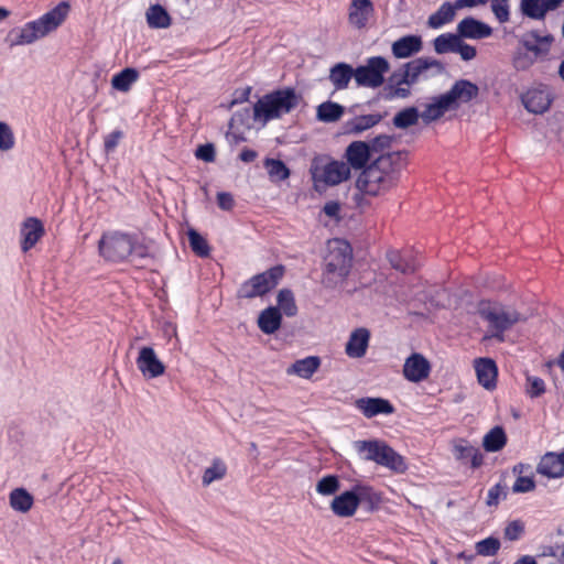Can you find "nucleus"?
<instances>
[{
	"label": "nucleus",
	"mask_w": 564,
	"mask_h": 564,
	"mask_svg": "<svg viewBox=\"0 0 564 564\" xmlns=\"http://www.w3.org/2000/svg\"><path fill=\"white\" fill-rule=\"evenodd\" d=\"M403 152L395 151L379 155L365 167L356 181L362 194L378 196L394 187L399 182Z\"/></svg>",
	"instance_id": "f257e3e1"
},
{
	"label": "nucleus",
	"mask_w": 564,
	"mask_h": 564,
	"mask_svg": "<svg viewBox=\"0 0 564 564\" xmlns=\"http://www.w3.org/2000/svg\"><path fill=\"white\" fill-rule=\"evenodd\" d=\"M98 250L106 261L112 263L123 262L130 257L139 262L153 258L144 239L120 230L104 232L98 242Z\"/></svg>",
	"instance_id": "f03ea898"
},
{
	"label": "nucleus",
	"mask_w": 564,
	"mask_h": 564,
	"mask_svg": "<svg viewBox=\"0 0 564 564\" xmlns=\"http://www.w3.org/2000/svg\"><path fill=\"white\" fill-rule=\"evenodd\" d=\"M68 12L69 4L63 1L40 19L28 22L23 28L12 29L6 41L10 46L31 44L56 30L65 21Z\"/></svg>",
	"instance_id": "7ed1b4c3"
},
{
	"label": "nucleus",
	"mask_w": 564,
	"mask_h": 564,
	"mask_svg": "<svg viewBox=\"0 0 564 564\" xmlns=\"http://www.w3.org/2000/svg\"><path fill=\"white\" fill-rule=\"evenodd\" d=\"M477 313L487 325L484 339L505 341V333L516 324L527 321L520 312L511 306L495 301L482 300L477 305Z\"/></svg>",
	"instance_id": "20e7f679"
},
{
	"label": "nucleus",
	"mask_w": 564,
	"mask_h": 564,
	"mask_svg": "<svg viewBox=\"0 0 564 564\" xmlns=\"http://www.w3.org/2000/svg\"><path fill=\"white\" fill-rule=\"evenodd\" d=\"M352 250L347 241L335 239L328 246L322 283L326 289L341 285L348 276L352 264Z\"/></svg>",
	"instance_id": "39448f33"
},
{
	"label": "nucleus",
	"mask_w": 564,
	"mask_h": 564,
	"mask_svg": "<svg viewBox=\"0 0 564 564\" xmlns=\"http://www.w3.org/2000/svg\"><path fill=\"white\" fill-rule=\"evenodd\" d=\"M301 96L294 88L278 89L262 96L253 106V119L263 123L291 112L300 104Z\"/></svg>",
	"instance_id": "423d86ee"
},
{
	"label": "nucleus",
	"mask_w": 564,
	"mask_h": 564,
	"mask_svg": "<svg viewBox=\"0 0 564 564\" xmlns=\"http://www.w3.org/2000/svg\"><path fill=\"white\" fill-rule=\"evenodd\" d=\"M314 187L321 191L326 186H335L350 177V167L344 161L333 160L326 155L315 156L310 166Z\"/></svg>",
	"instance_id": "0eeeda50"
},
{
	"label": "nucleus",
	"mask_w": 564,
	"mask_h": 564,
	"mask_svg": "<svg viewBox=\"0 0 564 564\" xmlns=\"http://www.w3.org/2000/svg\"><path fill=\"white\" fill-rule=\"evenodd\" d=\"M284 272L285 268L282 264H278L251 276L240 285L237 291V296L239 299L264 296L279 284Z\"/></svg>",
	"instance_id": "6e6552de"
},
{
	"label": "nucleus",
	"mask_w": 564,
	"mask_h": 564,
	"mask_svg": "<svg viewBox=\"0 0 564 564\" xmlns=\"http://www.w3.org/2000/svg\"><path fill=\"white\" fill-rule=\"evenodd\" d=\"M389 69L390 64L384 57H369L365 65L356 68V83L361 87H380L384 83V74Z\"/></svg>",
	"instance_id": "1a4fd4ad"
},
{
	"label": "nucleus",
	"mask_w": 564,
	"mask_h": 564,
	"mask_svg": "<svg viewBox=\"0 0 564 564\" xmlns=\"http://www.w3.org/2000/svg\"><path fill=\"white\" fill-rule=\"evenodd\" d=\"M554 40L551 33L541 35L538 30H531L520 36L518 48L539 58L549 55Z\"/></svg>",
	"instance_id": "9d476101"
},
{
	"label": "nucleus",
	"mask_w": 564,
	"mask_h": 564,
	"mask_svg": "<svg viewBox=\"0 0 564 564\" xmlns=\"http://www.w3.org/2000/svg\"><path fill=\"white\" fill-rule=\"evenodd\" d=\"M135 365L145 379L158 378L164 375L166 369L165 365L159 359L154 349L150 346L140 348Z\"/></svg>",
	"instance_id": "9b49d317"
},
{
	"label": "nucleus",
	"mask_w": 564,
	"mask_h": 564,
	"mask_svg": "<svg viewBox=\"0 0 564 564\" xmlns=\"http://www.w3.org/2000/svg\"><path fill=\"white\" fill-rule=\"evenodd\" d=\"M521 101L529 112L542 115L550 109L553 98L547 90V87L540 85L539 87L531 88L522 94Z\"/></svg>",
	"instance_id": "f8f14e48"
},
{
	"label": "nucleus",
	"mask_w": 564,
	"mask_h": 564,
	"mask_svg": "<svg viewBox=\"0 0 564 564\" xmlns=\"http://www.w3.org/2000/svg\"><path fill=\"white\" fill-rule=\"evenodd\" d=\"M479 94V87L468 79L456 80L451 89L443 94L452 109H457L460 104H467Z\"/></svg>",
	"instance_id": "ddd939ff"
},
{
	"label": "nucleus",
	"mask_w": 564,
	"mask_h": 564,
	"mask_svg": "<svg viewBox=\"0 0 564 564\" xmlns=\"http://www.w3.org/2000/svg\"><path fill=\"white\" fill-rule=\"evenodd\" d=\"M431 372L430 361L419 352L409 356L403 365V376L410 382H421L425 380Z\"/></svg>",
	"instance_id": "4468645a"
},
{
	"label": "nucleus",
	"mask_w": 564,
	"mask_h": 564,
	"mask_svg": "<svg viewBox=\"0 0 564 564\" xmlns=\"http://www.w3.org/2000/svg\"><path fill=\"white\" fill-rule=\"evenodd\" d=\"M462 39L482 40L492 34V29L473 17L464 18L456 28Z\"/></svg>",
	"instance_id": "2eb2a0df"
},
{
	"label": "nucleus",
	"mask_w": 564,
	"mask_h": 564,
	"mask_svg": "<svg viewBox=\"0 0 564 564\" xmlns=\"http://www.w3.org/2000/svg\"><path fill=\"white\" fill-rule=\"evenodd\" d=\"M371 156L369 143L366 141H354L345 151L346 163L355 170L362 171L367 167Z\"/></svg>",
	"instance_id": "dca6fc26"
},
{
	"label": "nucleus",
	"mask_w": 564,
	"mask_h": 564,
	"mask_svg": "<svg viewBox=\"0 0 564 564\" xmlns=\"http://www.w3.org/2000/svg\"><path fill=\"white\" fill-rule=\"evenodd\" d=\"M453 455L456 460L463 464L470 463L471 468H479L484 463V455L481 452L469 444L468 441L459 438L453 443Z\"/></svg>",
	"instance_id": "f3484780"
},
{
	"label": "nucleus",
	"mask_w": 564,
	"mask_h": 564,
	"mask_svg": "<svg viewBox=\"0 0 564 564\" xmlns=\"http://www.w3.org/2000/svg\"><path fill=\"white\" fill-rule=\"evenodd\" d=\"M373 14L375 6L371 0H351L348 8V21L352 26L364 29Z\"/></svg>",
	"instance_id": "a211bd4d"
},
{
	"label": "nucleus",
	"mask_w": 564,
	"mask_h": 564,
	"mask_svg": "<svg viewBox=\"0 0 564 564\" xmlns=\"http://www.w3.org/2000/svg\"><path fill=\"white\" fill-rule=\"evenodd\" d=\"M44 226L39 218L29 217L21 226V249L28 252L44 235Z\"/></svg>",
	"instance_id": "6ab92c4d"
},
{
	"label": "nucleus",
	"mask_w": 564,
	"mask_h": 564,
	"mask_svg": "<svg viewBox=\"0 0 564 564\" xmlns=\"http://www.w3.org/2000/svg\"><path fill=\"white\" fill-rule=\"evenodd\" d=\"M536 471L549 478L564 476V451L560 454L549 452L540 460Z\"/></svg>",
	"instance_id": "aec40b11"
},
{
	"label": "nucleus",
	"mask_w": 564,
	"mask_h": 564,
	"mask_svg": "<svg viewBox=\"0 0 564 564\" xmlns=\"http://www.w3.org/2000/svg\"><path fill=\"white\" fill-rule=\"evenodd\" d=\"M356 406L368 419L378 414H392L394 412L390 401L382 398H360L356 400Z\"/></svg>",
	"instance_id": "412c9836"
},
{
	"label": "nucleus",
	"mask_w": 564,
	"mask_h": 564,
	"mask_svg": "<svg viewBox=\"0 0 564 564\" xmlns=\"http://www.w3.org/2000/svg\"><path fill=\"white\" fill-rule=\"evenodd\" d=\"M475 369L478 382L487 390H492L497 384L498 369L496 362L490 358L475 360Z\"/></svg>",
	"instance_id": "4be33fe9"
},
{
	"label": "nucleus",
	"mask_w": 564,
	"mask_h": 564,
	"mask_svg": "<svg viewBox=\"0 0 564 564\" xmlns=\"http://www.w3.org/2000/svg\"><path fill=\"white\" fill-rule=\"evenodd\" d=\"M384 116L386 115L382 113L356 116L344 123L345 133L358 135L377 126L384 118Z\"/></svg>",
	"instance_id": "5701e85b"
},
{
	"label": "nucleus",
	"mask_w": 564,
	"mask_h": 564,
	"mask_svg": "<svg viewBox=\"0 0 564 564\" xmlns=\"http://www.w3.org/2000/svg\"><path fill=\"white\" fill-rule=\"evenodd\" d=\"M370 333L367 328H357L351 334L346 344L345 351L350 358H361L366 355L369 344Z\"/></svg>",
	"instance_id": "b1692460"
},
{
	"label": "nucleus",
	"mask_w": 564,
	"mask_h": 564,
	"mask_svg": "<svg viewBox=\"0 0 564 564\" xmlns=\"http://www.w3.org/2000/svg\"><path fill=\"white\" fill-rule=\"evenodd\" d=\"M357 508L358 499L351 490H347L339 496H336L330 503L332 511L341 518L354 516Z\"/></svg>",
	"instance_id": "393cba45"
},
{
	"label": "nucleus",
	"mask_w": 564,
	"mask_h": 564,
	"mask_svg": "<svg viewBox=\"0 0 564 564\" xmlns=\"http://www.w3.org/2000/svg\"><path fill=\"white\" fill-rule=\"evenodd\" d=\"M422 39L419 35H405L392 44V54L397 58H408L420 52Z\"/></svg>",
	"instance_id": "a878e982"
},
{
	"label": "nucleus",
	"mask_w": 564,
	"mask_h": 564,
	"mask_svg": "<svg viewBox=\"0 0 564 564\" xmlns=\"http://www.w3.org/2000/svg\"><path fill=\"white\" fill-rule=\"evenodd\" d=\"M356 79V69L346 63H337L329 70V80L336 90H343L348 87L351 78Z\"/></svg>",
	"instance_id": "bb28decb"
},
{
	"label": "nucleus",
	"mask_w": 564,
	"mask_h": 564,
	"mask_svg": "<svg viewBox=\"0 0 564 564\" xmlns=\"http://www.w3.org/2000/svg\"><path fill=\"white\" fill-rule=\"evenodd\" d=\"M386 442L381 440L355 441L354 448L365 460L378 464Z\"/></svg>",
	"instance_id": "cd10ccee"
},
{
	"label": "nucleus",
	"mask_w": 564,
	"mask_h": 564,
	"mask_svg": "<svg viewBox=\"0 0 564 564\" xmlns=\"http://www.w3.org/2000/svg\"><path fill=\"white\" fill-rule=\"evenodd\" d=\"M282 314L275 306L263 310L258 317V326L267 335L274 334L281 326Z\"/></svg>",
	"instance_id": "c85d7f7f"
},
{
	"label": "nucleus",
	"mask_w": 564,
	"mask_h": 564,
	"mask_svg": "<svg viewBox=\"0 0 564 564\" xmlns=\"http://www.w3.org/2000/svg\"><path fill=\"white\" fill-rule=\"evenodd\" d=\"M378 465L383 466L397 474H403L408 469V465L403 456H401L387 443L384 444L380 459L378 460Z\"/></svg>",
	"instance_id": "c756f323"
},
{
	"label": "nucleus",
	"mask_w": 564,
	"mask_h": 564,
	"mask_svg": "<svg viewBox=\"0 0 564 564\" xmlns=\"http://www.w3.org/2000/svg\"><path fill=\"white\" fill-rule=\"evenodd\" d=\"M449 109H452V107L444 95H440L433 98V102L426 105L425 109L420 113V117L425 123H430L438 120Z\"/></svg>",
	"instance_id": "7c9ffc66"
},
{
	"label": "nucleus",
	"mask_w": 564,
	"mask_h": 564,
	"mask_svg": "<svg viewBox=\"0 0 564 564\" xmlns=\"http://www.w3.org/2000/svg\"><path fill=\"white\" fill-rule=\"evenodd\" d=\"M459 9L455 3L444 2L436 12L431 14L427 20V25L432 29H438L442 25L449 23L455 18L456 10Z\"/></svg>",
	"instance_id": "2f4dec72"
},
{
	"label": "nucleus",
	"mask_w": 564,
	"mask_h": 564,
	"mask_svg": "<svg viewBox=\"0 0 564 564\" xmlns=\"http://www.w3.org/2000/svg\"><path fill=\"white\" fill-rule=\"evenodd\" d=\"M344 113V106L328 100L317 106L316 119L321 122L330 123L338 121Z\"/></svg>",
	"instance_id": "473e14b6"
},
{
	"label": "nucleus",
	"mask_w": 564,
	"mask_h": 564,
	"mask_svg": "<svg viewBox=\"0 0 564 564\" xmlns=\"http://www.w3.org/2000/svg\"><path fill=\"white\" fill-rule=\"evenodd\" d=\"M321 359L316 356H310L296 360L288 370V373H295L301 378L308 379L319 368Z\"/></svg>",
	"instance_id": "72a5a7b5"
},
{
	"label": "nucleus",
	"mask_w": 564,
	"mask_h": 564,
	"mask_svg": "<svg viewBox=\"0 0 564 564\" xmlns=\"http://www.w3.org/2000/svg\"><path fill=\"white\" fill-rule=\"evenodd\" d=\"M507 444V435L501 426L492 427L482 440L486 452L495 453L502 449Z\"/></svg>",
	"instance_id": "f704fd0d"
},
{
	"label": "nucleus",
	"mask_w": 564,
	"mask_h": 564,
	"mask_svg": "<svg viewBox=\"0 0 564 564\" xmlns=\"http://www.w3.org/2000/svg\"><path fill=\"white\" fill-rule=\"evenodd\" d=\"M462 41L459 33H444L433 41L434 51L437 54L456 53Z\"/></svg>",
	"instance_id": "c9c22d12"
},
{
	"label": "nucleus",
	"mask_w": 564,
	"mask_h": 564,
	"mask_svg": "<svg viewBox=\"0 0 564 564\" xmlns=\"http://www.w3.org/2000/svg\"><path fill=\"white\" fill-rule=\"evenodd\" d=\"M147 22L150 28L164 29L170 26L171 17L161 4H153L147 11Z\"/></svg>",
	"instance_id": "e433bc0d"
},
{
	"label": "nucleus",
	"mask_w": 564,
	"mask_h": 564,
	"mask_svg": "<svg viewBox=\"0 0 564 564\" xmlns=\"http://www.w3.org/2000/svg\"><path fill=\"white\" fill-rule=\"evenodd\" d=\"M10 506L13 510L25 513L33 506V497L24 488H15L9 496Z\"/></svg>",
	"instance_id": "4c0bfd02"
},
{
	"label": "nucleus",
	"mask_w": 564,
	"mask_h": 564,
	"mask_svg": "<svg viewBox=\"0 0 564 564\" xmlns=\"http://www.w3.org/2000/svg\"><path fill=\"white\" fill-rule=\"evenodd\" d=\"M138 78L139 72L135 68L127 67L112 77L111 85L115 89L126 93Z\"/></svg>",
	"instance_id": "58836bf2"
},
{
	"label": "nucleus",
	"mask_w": 564,
	"mask_h": 564,
	"mask_svg": "<svg viewBox=\"0 0 564 564\" xmlns=\"http://www.w3.org/2000/svg\"><path fill=\"white\" fill-rule=\"evenodd\" d=\"M388 259L393 269L404 274L413 273L417 269L419 264L410 256H403L398 251H390Z\"/></svg>",
	"instance_id": "ea45409f"
},
{
	"label": "nucleus",
	"mask_w": 564,
	"mask_h": 564,
	"mask_svg": "<svg viewBox=\"0 0 564 564\" xmlns=\"http://www.w3.org/2000/svg\"><path fill=\"white\" fill-rule=\"evenodd\" d=\"M521 13L532 20H544L547 13L544 7V0H521Z\"/></svg>",
	"instance_id": "a19ab883"
},
{
	"label": "nucleus",
	"mask_w": 564,
	"mask_h": 564,
	"mask_svg": "<svg viewBox=\"0 0 564 564\" xmlns=\"http://www.w3.org/2000/svg\"><path fill=\"white\" fill-rule=\"evenodd\" d=\"M278 308L286 316L293 317L297 314V306L295 303L294 294L290 289H282L276 296Z\"/></svg>",
	"instance_id": "79ce46f5"
},
{
	"label": "nucleus",
	"mask_w": 564,
	"mask_h": 564,
	"mask_svg": "<svg viewBox=\"0 0 564 564\" xmlns=\"http://www.w3.org/2000/svg\"><path fill=\"white\" fill-rule=\"evenodd\" d=\"M187 236L191 249L196 256L200 258L209 257L210 248L208 246V242L198 231L191 228L187 231Z\"/></svg>",
	"instance_id": "37998d69"
},
{
	"label": "nucleus",
	"mask_w": 564,
	"mask_h": 564,
	"mask_svg": "<svg viewBox=\"0 0 564 564\" xmlns=\"http://www.w3.org/2000/svg\"><path fill=\"white\" fill-rule=\"evenodd\" d=\"M264 166L272 181L281 182L290 176V170L285 163L278 159H265Z\"/></svg>",
	"instance_id": "c03bdc74"
},
{
	"label": "nucleus",
	"mask_w": 564,
	"mask_h": 564,
	"mask_svg": "<svg viewBox=\"0 0 564 564\" xmlns=\"http://www.w3.org/2000/svg\"><path fill=\"white\" fill-rule=\"evenodd\" d=\"M420 112L415 107H408L393 117V124L399 129H406L417 123Z\"/></svg>",
	"instance_id": "a18cd8bd"
},
{
	"label": "nucleus",
	"mask_w": 564,
	"mask_h": 564,
	"mask_svg": "<svg viewBox=\"0 0 564 564\" xmlns=\"http://www.w3.org/2000/svg\"><path fill=\"white\" fill-rule=\"evenodd\" d=\"M227 467L220 458H215L212 466L204 471L202 481L204 486L210 485L215 480L223 479L226 476Z\"/></svg>",
	"instance_id": "49530a36"
},
{
	"label": "nucleus",
	"mask_w": 564,
	"mask_h": 564,
	"mask_svg": "<svg viewBox=\"0 0 564 564\" xmlns=\"http://www.w3.org/2000/svg\"><path fill=\"white\" fill-rule=\"evenodd\" d=\"M538 58L533 56L532 54H529V52L522 51V48H516L512 55V66L518 72H525L530 69Z\"/></svg>",
	"instance_id": "de8ad7c7"
},
{
	"label": "nucleus",
	"mask_w": 564,
	"mask_h": 564,
	"mask_svg": "<svg viewBox=\"0 0 564 564\" xmlns=\"http://www.w3.org/2000/svg\"><path fill=\"white\" fill-rule=\"evenodd\" d=\"M340 488L339 479L336 475H327L321 478L316 484V491L323 496H332Z\"/></svg>",
	"instance_id": "09e8293b"
},
{
	"label": "nucleus",
	"mask_w": 564,
	"mask_h": 564,
	"mask_svg": "<svg viewBox=\"0 0 564 564\" xmlns=\"http://www.w3.org/2000/svg\"><path fill=\"white\" fill-rule=\"evenodd\" d=\"M351 492H355L358 499V506L361 502H368L372 509L373 505L379 502V496L370 486L356 485L352 487Z\"/></svg>",
	"instance_id": "8fccbe9b"
},
{
	"label": "nucleus",
	"mask_w": 564,
	"mask_h": 564,
	"mask_svg": "<svg viewBox=\"0 0 564 564\" xmlns=\"http://www.w3.org/2000/svg\"><path fill=\"white\" fill-rule=\"evenodd\" d=\"M500 545L497 538L489 536L476 543V552L481 556H494L498 553Z\"/></svg>",
	"instance_id": "3c124183"
},
{
	"label": "nucleus",
	"mask_w": 564,
	"mask_h": 564,
	"mask_svg": "<svg viewBox=\"0 0 564 564\" xmlns=\"http://www.w3.org/2000/svg\"><path fill=\"white\" fill-rule=\"evenodd\" d=\"M403 69L409 76L410 83H416L419 76L426 70V63L423 57L415 58L403 65Z\"/></svg>",
	"instance_id": "603ef678"
},
{
	"label": "nucleus",
	"mask_w": 564,
	"mask_h": 564,
	"mask_svg": "<svg viewBox=\"0 0 564 564\" xmlns=\"http://www.w3.org/2000/svg\"><path fill=\"white\" fill-rule=\"evenodd\" d=\"M15 138L11 127L0 121V151H9L14 147Z\"/></svg>",
	"instance_id": "864d4df0"
},
{
	"label": "nucleus",
	"mask_w": 564,
	"mask_h": 564,
	"mask_svg": "<svg viewBox=\"0 0 564 564\" xmlns=\"http://www.w3.org/2000/svg\"><path fill=\"white\" fill-rule=\"evenodd\" d=\"M509 0H491V11L500 23L510 19Z\"/></svg>",
	"instance_id": "5fc2aeb1"
},
{
	"label": "nucleus",
	"mask_w": 564,
	"mask_h": 564,
	"mask_svg": "<svg viewBox=\"0 0 564 564\" xmlns=\"http://www.w3.org/2000/svg\"><path fill=\"white\" fill-rule=\"evenodd\" d=\"M393 137L388 134H379L376 138H373L370 142H368L371 155L373 153H380L383 152L384 150L390 149Z\"/></svg>",
	"instance_id": "6e6d98bb"
},
{
	"label": "nucleus",
	"mask_w": 564,
	"mask_h": 564,
	"mask_svg": "<svg viewBox=\"0 0 564 564\" xmlns=\"http://www.w3.org/2000/svg\"><path fill=\"white\" fill-rule=\"evenodd\" d=\"M545 391L544 381L539 377H527V393L531 398H538Z\"/></svg>",
	"instance_id": "4d7b16f0"
},
{
	"label": "nucleus",
	"mask_w": 564,
	"mask_h": 564,
	"mask_svg": "<svg viewBox=\"0 0 564 564\" xmlns=\"http://www.w3.org/2000/svg\"><path fill=\"white\" fill-rule=\"evenodd\" d=\"M524 532V524L520 520L511 521L505 529V538L509 541H517Z\"/></svg>",
	"instance_id": "13d9d810"
},
{
	"label": "nucleus",
	"mask_w": 564,
	"mask_h": 564,
	"mask_svg": "<svg viewBox=\"0 0 564 564\" xmlns=\"http://www.w3.org/2000/svg\"><path fill=\"white\" fill-rule=\"evenodd\" d=\"M195 156L204 162H214L216 158V150L213 143H205L199 145L195 151Z\"/></svg>",
	"instance_id": "bf43d9fd"
},
{
	"label": "nucleus",
	"mask_w": 564,
	"mask_h": 564,
	"mask_svg": "<svg viewBox=\"0 0 564 564\" xmlns=\"http://www.w3.org/2000/svg\"><path fill=\"white\" fill-rule=\"evenodd\" d=\"M403 84L411 86L409 76L406 75L405 70L403 68H400L398 70H394L388 78V83L384 87H398L402 86Z\"/></svg>",
	"instance_id": "052dcab7"
},
{
	"label": "nucleus",
	"mask_w": 564,
	"mask_h": 564,
	"mask_svg": "<svg viewBox=\"0 0 564 564\" xmlns=\"http://www.w3.org/2000/svg\"><path fill=\"white\" fill-rule=\"evenodd\" d=\"M535 488V482L531 477L519 476L512 487L513 492H530Z\"/></svg>",
	"instance_id": "680f3d73"
},
{
	"label": "nucleus",
	"mask_w": 564,
	"mask_h": 564,
	"mask_svg": "<svg viewBox=\"0 0 564 564\" xmlns=\"http://www.w3.org/2000/svg\"><path fill=\"white\" fill-rule=\"evenodd\" d=\"M501 496L503 498L507 497L505 487L501 486L500 484H496L488 491V496H487V500H486L487 506H489V507L497 506L499 503Z\"/></svg>",
	"instance_id": "e2e57ef3"
},
{
	"label": "nucleus",
	"mask_w": 564,
	"mask_h": 564,
	"mask_svg": "<svg viewBox=\"0 0 564 564\" xmlns=\"http://www.w3.org/2000/svg\"><path fill=\"white\" fill-rule=\"evenodd\" d=\"M411 94L409 88H403L401 86L398 87H384L383 88V97L387 100H392L394 98H406Z\"/></svg>",
	"instance_id": "0e129e2a"
},
{
	"label": "nucleus",
	"mask_w": 564,
	"mask_h": 564,
	"mask_svg": "<svg viewBox=\"0 0 564 564\" xmlns=\"http://www.w3.org/2000/svg\"><path fill=\"white\" fill-rule=\"evenodd\" d=\"M122 137H123V133L121 130H115L111 133H109L105 138V142H104L106 153L112 152L117 148V145Z\"/></svg>",
	"instance_id": "69168bd1"
},
{
	"label": "nucleus",
	"mask_w": 564,
	"mask_h": 564,
	"mask_svg": "<svg viewBox=\"0 0 564 564\" xmlns=\"http://www.w3.org/2000/svg\"><path fill=\"white\" fill-rule=\"evenodd\" d=\"M217 204L223 210H231L235 206L234 196L228 192H219L217 194Z\"/></svg>",
	"instance_id": "338daca9"
},
{
	"label": "nucleus",
	"mask_w": 564,
	"mask_h": 564,
	"mask_svg": "<svg viewBox=\"0 0 564 564\" xmlns=\"http://www.w3.org/2000/svg\"><path fill=\"white\" fill-rule=\"evenodd\" d=\"M456 53H458L462 59L466 62L474 59L477 55L476 48L465 43L463 40L460 41Z\"/></svg>",
	"instance_id": "774afa93"
}]
</instances>
